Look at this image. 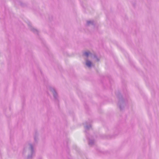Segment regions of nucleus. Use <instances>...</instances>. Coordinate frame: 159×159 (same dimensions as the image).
Segmentation results:
<instances>
[{
    "label": "nucleus",
    "instance_id": "nucleus-1",
    "mask_svg": "<svg viewBox=\"0 0 159 159\" xmlns=\"http://www.w3.org/2000/svg\"><path fill=\"white\" fill-rule=\"evenodd\" d=\"M91 65H92V63L90 61H86V65L87 66H88L89 67H90L91 66Z\"/></svg>",
    "mask_w": 159,
    "mask_h": 159
},
{
    "label": "nucleus",
    "instance_id": "nucleus-2",
    "mask_svg": "<svg viewBox=\"0 0 159 159\" xmlns=\"http://www.w3.org/2000/svg\"><path fill=\"white\" fill-rule=\"evenodd\" d=\"M90 53L89 52H86L84 53V55L85 56L88 57V55L90 54Z\"/></svg>",
    "mask_w": 159,
    "mask_h": 159
}]
</instances>
